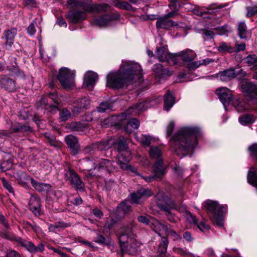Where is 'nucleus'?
<instances>
[{"label":"nucleus","mask_w":257,"mask_h":257,"mask_svg":"<svg viewBox=\"0 0 257 257\" xmlns=\"http://www.w3.org/2000/svg\"><path fill=\"white\" fill-rule=\"evenodd\" d=\"M31 184L32 186L39 192L47 193L52 188L50 184L39 182L34 179H31Z\"/></svg>","instance_id":"7c9ffc66"},{"label":"nucleus","mask_w":257,"mask_h":257,"mask_svg":"<svg viewBox=\"0 0 257 257\" xmlns=\"http://www.w3.org/2000/svg\"><path fill=\"white\" fill-rule=\"evenodd\" d=\"M202 135L201 129L198 126L181 128L172 137L171 147L177 155L185 157L193 152L197 145V139Z\"/></svg>","instance_id":"f03ea898"},{"label":"nucleus","mask_w":257,"mask_h":257,"mask_svg":"<svg viewBox=\"0 0 257 257\" xmlns=\"http://www.w3.org/2000/svg\"><path fill=\"white\" fill-rule=\"evenodd\" d=\"M94 169H96L105 176L110 175L117 171V168L114 165V162L105 159H99L98 163L95 166Z\"/></svg>","instance_id":"9d476101"},{"label":"nucleus","mask_w":257,"mask_h":257,"mask_svg":"<svg viewBox=\"0 0 257 257\" xmlns=\"http://www.w3.org/2000/svg\"><path fill=\"white\" fill-rule=\"evenodd\" d=\"M255 120L254 117L250 114H245L239 117V122L243 125L253 123Z\"/></svg>","instance_id":"49530a36"},{"label":"nucleus","mask_w":257,"mask_h":257,"mask_svg":"<svg viewBox=\"0 0 257 257\" xmlns=\"http://www.w3.org/2000/svg\"><path fill=\"white\" fill-rule=\"evenodd\" d=\"M87 17L85 12L80 10H71L68 12L67 18L68 21L73 24H76L84 20Z\"/></svg>","instance_id":"aec40b11"},{"label":"nucleus","mask_w":257,"mask_h":257,"mask_svg":"<svg viewBox=\"0 0 257 257\" xmlns=\"http://www.w3.org/2000/svg\"><path fill=\"white\" fill-rule=\"evenodd\" d=\"M59 117L61 121H65L71 117V113L66 108H63L59 110Z\"/></svg>","instance_id":"de8ad7c7"},{"label":"nucleus","mask_w":257,"mask_h":257,"mask_svg":"<svg viewBox=\"0 0 257 257\" xmlns=\"http://www.w3.org/2000/svg\"><path fill=\"white\" fill-rule=\"evenodd\" d=\"M115 6L118 8L125 10H131L132 9V6L127 2H122L120 0H117Z\"/></svg>","instance_id":"864d4df0"},{"label":"nucleus","mask_w":257,"mask_h":257,"mask_svg":"<svg viewBox=\"0 0 257 257\" xmlns=\"http://www.w3.org/2000/svg\"><path fill=\"white\" fill-rule=\"evenodd\" d=\"M154 195L152 191L148 188L141 187L136 192L130 195L132 203L139 204L142 198H148Z\"/></svg>","instance_id":"4468645a"},{"label":"nucleus","mask_w":257,"mask_h":257,"mask_svg":"<svg viewBox=\"0 0 257 257\" xmlns=\"http://www.w3.org/2000/svg\"><path fill=\"white\" fill-rule=\"evenodd\" d=\"M156 54V57L160 61H166L169 64L173 65L174 54L169 53L166 47L161 46L160 47H157Z\"/></svg>","instance_id":"f3484780"},{"label":"nucleus","mask_w":257,"mask_h":257,"mask_svg":"<svg viewBox=\"0 0 257 257\" xmlns=\"http://www.w3.org/2000/svg\"><path fill=\"white\" fill-rule=\"evenodd\" d=\"M141 65L130 61H122L117 71L111 72L107 75V86L113 89H119L136 81H141L143 76Z\"/></svg>","instance_id":"f257e3e1"},{"label":"nucleus","mask_w":257,"mask_h":257,"mask_svg":"<svg viewBox=\"0 0 257 257\" xmlns=\"http://www.w3.org/2000/svg\"><path fill=\"white\" fill-rule=\"evenodd\" d=\"M115 19V17L113 15H104L101 17L95 18L93 23L100 27H106L110 24L111 21Z\"/></svg>","instance_id":"a878e982"},{"label":"nucleus","mask_w":257,"mask_h":257,"mask_svg":"<svg viewBox=\"0 0 257 257\" xmlns=\"http://www.w3.org/2000/svg\"><path fill=\"white\" fill-rule=\"evenodd\" d=\"M0 86L9 92H13L16 89L15 81L6 76L0 77Z\"/></svg>","instance_id":"b1692460"},{"label":"nucleus","mask_w":257,"mask_h":257,"mask_svg":"<svg viewBox=\"0 0 257 257\" xmlns=\"http://www.w3.org/2000/svg\"><path fill=\"white\" fill-rule=\"evenodd\" d=\"M36 106L38 107L47 109L48 107L51 108V111L56 112L58 110L56 105L49 104L48 97L46 95L42 96L40 99L36 102Z\"/></svg>","instance_id":"2f4dec72"},{"label":"nucleus","mask_w":257,"mask_h":257,"mask_svg":"<svg viewBox=\"0 0 257 257\" xmlns=\"http://www.w3.org/2000/svg\"><path fill=\"white\" fill-rule=\"evenodd\" d=\"M119 210L122 211L124 213L129 212L131 209V206L126 202H123L119 204L118 207Z\"/></svg>","instance_id":"e2e57ef3"},{"label":"nucleus","mask_w":257,"mask_h":257,"mask_svg":"<svg viewBox=\"0 0 257 257\" xmlns=\"http://www.w3.org/2000/svg\"><path fill=\"white\" fill-rule=\"evenodd\" d=\"M117 164L119 166L120 168L124 170H132L133 167L128 165L130 161L128 158L126 157L124 154H119L116 158Z\"/></svg>","instance_id":"473e14b6"},{"label":"nucleus","mask_w":257,"mask_h":257,"mask_svg":"<svg viewBox=\"0 0 257 257\" xmlns=\"http://www.w3.org/2000/svg\"><path fill=\"white\" fill-rule=\"evenodd\" d=\"M94 240L95 242L98 243V244L106 246H109L111 244V239L109 236H107L106 237H104L99 233L96 234Z\"/></svg>","instance_id":"a19ab883"},{"label":"nucleus","mask_w":257,"mask_h":257,"mask_svg":"<svg viewBox=\"0 0 257 257\" xmlns=\"http://www.w3.org/2000/svg\"><path fill=\"white\" fill-rule=\"evenodd\" d=\"M154 225L156 232L164 231L166 234L171 226V225L168 223H162L159 220H156L154 223Z\"/></svg>","instance_id":"ea45409f"},{"label":"nucleus","mask_w":257,"mask_h":257,"mask_svg":"<svg viewBox=\"0 0 257 257\" xmlns=\"http://www.w3.org/2000/svg\"><path fill=\"white\" fill-rule=\"evenodd\" d=\"M150 101L149 100H144L142 102H138L135 106H133L127 110V114H129L132 110H136L138 111H144L150 107Z\"/></svg>","instance_id":"4c0bfd02"},{"label":"nucleus","mask_w":257,"mask_h":257,"mask_svg":"<svg viewBox=\"0 0 257 257\" xmlns=\"http://www.w3.org/2000/svg\"><path fill=\"white\" fill-rule=\"evenodd\" d=\"M48 143L51 146H53L55 148H58L60 147V142L56 140L55 136H52L51 138H49Z\"/></svg>","instance_id":"338daca9"},{"label":"nucleus","mask_w":257,"mask_h":257,"mask_svg":"<svg viewBox=\"0 0 257 257\" xmlns=\"http://www.w3.org/2000/svg\"><path fill=\"white\" fill-rule=\"evenodd\" d=\"M216 33L219 35L227 34L230 31V28L227 25H224L222 27H216L214 29Z\"/></svg>","instance_id":"8fccbe9b"},{"label":"nucleus","mask_w":257,"mask_h":257,"mask_svg":"<svg viewBox=\"0 0 257 257\" xmlns=\"http://www.w3.org/2000/svg\"><path fill=\"white\" fill-rule=\"evenodd\" d=\"M217 49L220 53H224L227 52L232 53V47L231 46L230 44L224 42L219 43Z\"/></svg>","instance_id":"37998d69"},{"label":"nucleus","mask_w":257,"mask_h":257,"mask_svg":"<svg viewBox=\"0 0 257 257\" xmlns=\"http://www.w3.org/2000/svg\"><path fill=\"white\" fill-rule=\"evenodd\" d=\"M187 67L190 71L194 70L201 65L200 61L191 62L187 65Z\"/></svg>","instance_id":"0e129e2a"},{"label":"nucleus","mask_w":257,"mask_h":257,"mask_svg":"<svg viewBox=\"0 0 257 257\" xmlns=\"http://www.w3.org/2000/svg\"><path fill=\"white\" fill-rule=\"evenodd\" d=\"M246 63L249 66H257V56L255 54L248 55L245 58Z\"/></svg>","instance_id":"3c124183"},{"label":"nucleus","mask_w":257,"mask_h":257,"mask_svg":"<svg viewBox=\"0 0 257 257\" xmlns=\"http://www.w3.org/2000/svg\"><path fill=\"white\" fill-rule=\"evenodd\" d=\"M36 21L35 20H34L28 27L27 32L30 36L34 35L36 33L35 25H36Z\"/></svg>","instance_id":"69168bd1"},{"label":"nucleus","mask_w":257,"mask_h":257,"mask_svg":"<svg viewBox=\"0 0 257 257\" xmlns=\"http://www.w3.org/2000/svg\"><path fill=\"white\" fill-rule=\"evenodd\" d=\"M1 236L10 241H15L19 243L22 246L24 247L31 253L35 254L38 252H43L45 250L43 243H40L38 245H35L32 241H27L22 237L17 236L7 231H1Z\"/></svg>","instance_id":"20e7f679"},{"label":"nucleus","mask_w":257,"mask_h":257,"mask_svg":"<svg viewBox=\"0 0 257 257\" xmlns=\"http://www.w3.org/2000/svg\"><path fill=\"white\" fill-rule=\"evenodd\" d=\"M75 74L66 67H62L59 70L57 78L63 88L72 89L75 86Z\"/></svg>","instance_id":"423d86ee"},{"label":"nucleus","mask_w":257,"mask_h":257,"mask_svg":"<svg viewBox=\"0 0 257 257\" xmlns=\"http://www.w3.org/2000/svg\"><path fill=\"white\" fill-rule=\"evenodd\" d=\"M149 155L152 159H155L156 161L159 159H162V150L161 148L158 146H151L149 150Z\"/></svg>","instance_id":"c9c22d12"},{"label":"nucleus","mask_w":257,"mask_h":257,"mask_svg":"<svg viewBox=\"0 0 257 257\" xmlns=\"http://www.w3.org/2000/svg\"><path fill=\"white\" fill-rule=\"evenodd\" d=\"M69 226V225L68 223H65L63 221H60L56 222L55 224H50L49 229L51 231H55L56 229L58 228H65L68 227Z\"/></svg>","instance_id":"09e8293b"},{"label":"nucleus","mask_w":257,"mask_h":257,"mask_svg":"<svg viewBox=\"0 0 257 257\" xmlns=\"http://www.w3.org/2000/svg\"><path fill=\"white\" fill-rule=\"evenodd\" d=\"M117 220L113 218L107 219L103 226L105 229L110 230L112 226L116 223Z\"/></svg>","instance_id":"680f3d73"},{"label":"nucleus","mask_w":257,"mask_h":257,"mask_svg":"<svg viewBox=\"0 0 257 257\" xmlns=\"http://www.w3.org/2000/svg\"><path fill=\"white\" fill-rule=\"evenodd\" d=\"M72 105V114L77 116L89 108L90 100L87 97H83L74 101Z\"/></svg>","instance_id":"ddd939ff"},{"label":"nucleus","mask_w":257,"mask_h":257,"mask_svg":"<svg viewBox=\"0 0 257 257\" xmlns=\"http://www.w3.org/2000/svg\"><path fill=\"white\" fill-rule=\"evenodd\" d=\"M166 234L175 241L180 240L182 239L181 236L171 228H170Z\"/></svg>","instance_id":"6e6d98bb"},{"label":"nucleus","mask_w":257,"mask_h":257,"mask_svg":"<svg viewBox=\"0 0 257 257\" xmlns=\"http://www.w3.org/2000/svg\"><path fill=\"white\" fill-rule=\"evenodd\" d=\"M98 79V76L97 73L92 71H89L85 74L84 84L86 87L91 89L95 85Z\"/></svg>","instance_id":"c85d7f7f"},{"label":"nucleus","mask_w":257,"mask_h":257,"mask_svg":"<svg viewBox=\"0 0 257 257\" xmlns=\"http://www.w3.org/2000/svg\"><path fill=\"white\" fill-rule=\"evenodd\" d=\"M152 138L150 136L142 135L139 138V141L145 146H149L151 144Z\"/></svg>","instance_id":"5fc2aeb1"},{"label":"nucleus","mask_w":257,"mask_h":257,"mask_svg":"<svg viewBox=\"0 0 257 257\" xmlns=\"http://www.w3.org/2000/svg\"><path fill=\"white\" fill-rule=\"evenodd\" d=\"M187 219L190 223H193L196 225L200 230H202V228H207V225L203 221L198 222L196 217L192 215L190 212H189L187 214Z\"/></svg>","instance_id":"58836bf2"},{"label":"nucleus","mask_w":257,"mask_h":257,"mask_svg":"<svg viewBox=\"0 0 257 257\" xmlns=\"http://www.w3.org/2000/svg\"><path fill=\"white\" fill-rule=\"evenodd\" d=\"M241 74L242 76L246 75V72L242 69L236 72L233 68H229L222 71H220L217 74V77L223 82H227L234 78L237 75Z\"/></svg>","instance_id":"2eb2a0df"},{"label":"nucleus","mask_w":257,"mask_h":257,"mask_svg":"<svg viewBox=\"0 0 257 257\" xmlns=\"http://www.w3.org/2000/svg\"><path fill=\"white\" fill-rule=\"evenodd\" d=\"M169 243L168 239L166 237H162L161 242L159 245L158 252L159 254L158 257H166V252Z\"/></svg>","instance_id":"e433bc0d"},{"label":"nucleus","mask_w":257,"mask_h":257,"mask_svg":"<svg viewBox=\"0 0 257 257\" xmlns=\"http://www.w3.org/2000/svg\"><path fill=\"white\" fill-rule=\"evenodd\" d=\"M196 57V54L192 50L187 49L174 54L173 65L181 66L187 65Z\"/></svg>","instance_id":"0eeeda50"},{"label":"nucleus","mask_w":257,"mask_h":257,"mask_svg":"<svg viewBox=\"0 0 257 257\" xmlns=\"http://www.w3.org/2000/svg\"><path fill=\"white\" fill-rule=\"evenodd\" d=\"M136 223L132 221L128 224L124 225L121 228V234L119 236V241H125L130 239L129 238H134L135 235L133 233V228L136 226Z\"/></svg>","instance_id":"a211bd4d"},{"label":"nucleus","mask_w":257,"mask_h":257,"mask_svg":"<svg viewBox=\"0 0 257 257\" xmlns=\"http://www.w3.org/2000/svg\"><path fill=\"white\" fill-rule=\"evenodd\" d=\"M216 94L224 105L229 104L232 96L230 90L226 87L219 88L216 90Z\"/></svg>","instance_id":"5701e85b"},{"label":"nucleus","mask_w":257,"mask_h":257,"mask_svg":"<svg viewBox=\"0 0 257 257\" xmlns=\"http://www.w3.org/2000/svg\"><path fill=\"white\" fill-rule=\"evenodd\" d=\"M65 178L69 182V184L76 190L83 191L84 183L82 182L79 175L72 169H69L65 174Z\"/></svg>","instance_id":"f8f14e48"},{"label":"nucleus","mask_w":257,"mask_h":257,"mask_svg":"<svg viewBox=\"0 0 257 257\" xmlns=\"http://www.w3.org/2000/svg\"><path fill=\"white\" fill-rule=\"evenodd\" d=\"M175 103V97L168 90L164 95V109L169 111Z\"/></svg>","instance_id":"f704fd0d"},{"label":"nucleus","mask_w":257,"mask_h":257,"mask_svg":"<svg viewBox=\"0 0 257 257\" xmlns=\"http://www.w3.org/2000/svg\"><path fill=\"white\" fill-rule=\"evenodd\" d=\"M248 150L252 156L257 158V144L249 146Z\"/></svg>","instance_id":"774afa93"},{"label":"nucleus","mask_w":257,"mask_h":257,"mask_svg":"<svg viewBox=\"0 0 257 257\" xmlns=\"http://www.w3.org/2000/svg\"><path fill=\"white\" fill-rule=\"evenodd\" d=\"M125 241H119L121 248L120 253L122 256L124 253L132 255H137L140 250V243L134 238H129Z\"/></svg>","instance_id":"1a4fd4ad"},{"label":"nucleus","mask_w":257,"mask_h":257,"mask_svg":"<svg viewBox=\"0 0 257 257\" xmlns=\"http://www.w3.org/2000/svg\"><path fill=\"white\" fill-rule=\"evenodd\" d=\"M179 26L178 24L165 16L158 19L156 22V27L158 29H169L172 27ZM182 27V26H179Z\"/></svg>","instance_id":"bb28decb"},{"label":"nucleus","mask_w":257,"mask_h":257,"mask_svg":"<svg viewBox=\"0 0 257 257\" xmlns=\"http://www.w3.org/2000/svg\"><path fill=\"white\" fill-rule=\"evenodd\" d=\"M152 71L154 72L156 76L160 78L170 76L173 74L172 71L165 68L160 63L154 65L152 67Z\"/></svg>","instance_id":"cd10ccee"},{"label":"nucleus","mask_w":257,"mask_h":257,"mask_svg":"<svg viewBox=\"0 0 257 257\" xmlns=\"http://www.w3.org/2000/svg\"><path fill=\"white\" fill-rule=\"evenodd\" d=\"M240 87L243 92L251 96L257 95V86L247 80H243L240 82Z\"/></svg>","instance_id":"393cba45"},{"label":"nucleus","mask_w":257,"mask_h":257,"mask_svg":"<svg viewBox=\"0 0 257 257\" xmlns=\"http://www.w3.org/2000/svg\"><path fill=\"white\" fill-rule=\"evenodd\" d=\"M65 141L73 155H76L79 153L80 145L78 139L76 137L72 135H67L65 138Z\"/></svg>","instance_id":"6ab92c4d"},{"label":"nucleus","mask_w":257,"mask_h":257,"mask_svg":"<svg viewBox=\"0 0 257 257\" xmlns=\"http://www.w3.org/2000/svg\"><path fill=\"white\" fill-rule=\"evenodd\" d=\"M13 176L18 181V183L25 188H29V182L33 179L22 171H14Z\"/></svg>","instance_id":"412c9836"},{"label":"nucleus","mask_w":257,"mask_h":257,"mask_svg":"<svg viewBox=\"0 0 257 257\" xmlns=\"http://www.w3.org/2000/svg\"><path fill=\"white\" fill-rule=\"evenodd\" d=\"M111 105L108 102H102L99 106L97 107V109L99 112L103 113L106 112L107 110L111 109Z\"/></svg>","instance_id":"603ef678"},{"label":"nucleus","mask_w":257,"mask_h":257,"mask_svg":"<svg viewBox=\"0 0 257 257\" xmlns=\"http://www.w3.org/2000/svg\"><path fill=\"white\" fill-rule=\"evenodd\" d=\"M30 209L36 217L43 214L40 199L37 195H31L29 203Z\"/></svg>","instance_id":"dca6fc26"},{"label":"nucleus","mask_w":257,"mask_h":257,"mask_svg":"<svg viewBox=\"0 0 257 257\" xmlns=\"http://www.w3.org/2000/svg\"><path fill=\"white\" fill-rule=\"evenodd\" d=\"M17 34V29L11 28L4 32V38L6 40L5 47L7 50H11L14 44L15 37Z\"/></svg>","instance_id":"4be33fe9"},{"label":"nucleus","mask_w":257,"mask_h":257,"mask_svg":"<svg viewBox=\"0 0 257 257\" xmlns=\"http://www.w3.org/2000/svg\"><path fill=\"white\" fill-rule=\"evenodd\" d=\"M154 200L158 207L165 212L166 215L171 214V209L177 210L179 208L176 202L163 191L159 192L154 197Z\"/></svg>","instance_id":"39448f33"},{"label":"nucleus","mask_w":257,"mask_h":257,"mask_svg":"<svg viewBox=\"0 0 257 257\" xmlns=\"http://www.w3.org/2000/svg\"><path fill=\"white\" fill-rule=\"evenodd\" d=\"M202 35L204 41L212 39L214 36V33L211 30H203L202 31Z\"/></svg>","instance_id":"052dcab7"},{"label":"nucleus","mask_w":257,"mask_h":257,"mask_svg":"<svg viewBox=\"0 0 257 257\" xmlns=\"http://www.w3.org/2000/svg\"><path fill=\"white\" fill-rule=\"evenodd\" d=\"M116 146L118 151H124L127 148V144L126 140L123 136H120L118 140H116V144L113 146Z\"/></svg>","instance_id":"79ce46f5"},{"label":"nucleus","mask_w":257,"mask_h":257,"mask_svg":"<svg viewBox=\"0 0 257 257\" xmlns=\"http://www.w3.org/2000/svg\"><path fill=\"white\" fill-rule=\"evenodd\" d=\"M204 206L212 222L218 226H222L223 225V216L226 210L225 207L219 205L216 201L211 200L205 202Z\"/></svg>","instance_id":"7ed1b4c3"},{"label":"nucleus","mask_w":257,"mask_h":257,"mask_svg":"<svg viewBox=\"0 0 257 257\" xmlns=\"http://www.w3.org/2000/svg\"><path fill=\"white\" fill-rule=\"evenodd\" d=\"M139 121L136 118H132L124 126V128L126 132L131 133L132 130L130 128V127L134 129H137L139 128Z\"/></svg>","instance_id":"a18cd8bd"},{"label":"nucleus","mask_w":257,"mask_h":257,"mask_svg":"<svg viewBox=\"0 0 257 257\" xmlns=\"http://www.w3.org/2000/svg\"><path fill=\"white\" fill-rule=\"evenodd\" d=\"M238 35L240 39H245L247 38V27L244 22H241L238 25Z\"/></svg>","instance_id":"c03bdc74"},{"label":"nucleus","mask_w":257,"mask_h":257,"mask_svg":"<svg viewBox=\"0 0 257 257\" xmlns=\"http://www.w3.org/2000/svg\"><path fill=\"white\" fill-rule=\"evenodd\" d=\"M49 97L53 101L55 104V105L58 107V105H59L61 102V100L58 96L57 93L55 91L50 92L49 94Z\"/></svg>","instance_id":"13d9d810"},{"label":"nucleus","mask_w":257,"mask_h":257,"mask_svg":"<svg viewBox=\"0 0 257 257\" xmlns=\"http://www.w3.org/2000/svg\"><path fill=\"white\" fill-rule=\"evenodd\" d=\"M2 184L4 186V187L10 193L13 194V195L15 194L14 192V189L13 187H12L11 183L8 182L7 180H6L4 178H3L2 179Z\"/></svg>","instance_id":"4d7b16f0"},{"label":"nucleus","mask_w":257,"mask_h":257,"mask_svg":"<svg viewBox=\"0 0 257 257\" xmlns=\"http://www.w3.org/2000/svg\"><path fill=\"white\" fill-rule=\"evenodd\" d=\"M110 8V6L106 4H94L91 0L80 1L78 8L81 9L83 11L86 13H101L106 12Z\"/></svg>","instance_id":"6e6552de"},{"label":"nucleus","mask_w":257,"mask_h":257,"mask_svg":"<svg viewBox=\"0 0 257 257\" xmlns=\"http://www.w3.org/2000/svg\"><path fill=\"white\" fill-rule=\"evenodd\" d=\"M247 18H250L257 15V5H254L251 7H247L246 8Z\"/></svg>","instance_id":"bf43d9fd"},{"label":"nucleus","mask_w":257,"mask_h":257,"mask_svg":"<svg viewBox=\"0 0 257 257\" xmlns=\"http://www.w3.org/2000/svg\"><path fill=\"white\" fill-rule=\"evenodd\" d=\"M69 128L73 132H84L88 130V125L80 121L72 122L68 124Z\"/></svg>","instance_id":"72a5a7b5"},{"label":"nucleus","mask_w":257,"mask_h":257,"mask_svg":"<svg viewBox=\"0 0 257 257\" xmlns=\"http://www.w3.org/2000/svg\"><path fill=\"white\" fill-rule=\"evenodd\" d=\"M166 169L163 159H159L153 166L154 175L157 178H161L165 174Z\"/></svg>","instance_id":"c756f323"},{"label":"nucleus","mask_w":257,"mask_h":257,"mask_svg":"<svg viewBox=\"0 0 257 257\" xmlns=\"http://www.w3.org/2000/svg\"><path fill=\"white\" fill-rule=\"evenodd\" d=\"M115 144H116V140L111 138L91 144L86 146L84 151L86 153H90L94 151L106 150L111 148Z\"/></svg>","instance_id":"9b49d317"}]
</instances>
